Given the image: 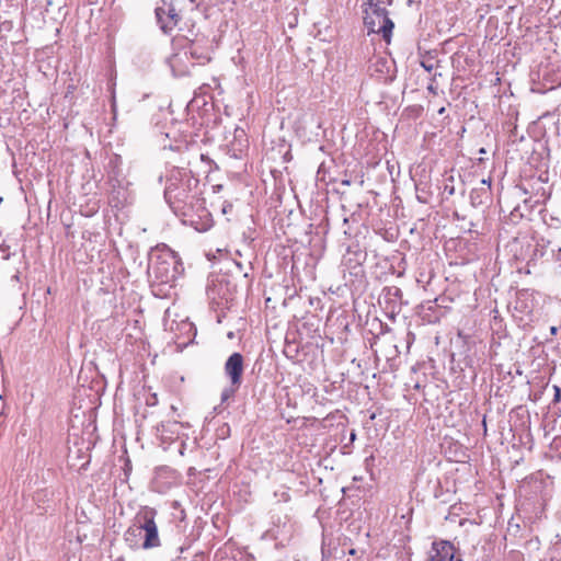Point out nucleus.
<instances>
[{
    "mask_svg": "<svg viewBox=\"0 0 561 561\" xmlns=\"http://www.w3.org/2000/svg\"><path fill=\"white\" fill-rule=\"evenodd\" d=\"M481 183L488 186V191L491 190V179H483Z\"/></svg>",
    "mask_w": 561,
    "mask_h": 561,
    "instance_id": "nucleus-15",
    "label": "nucleus"
},
{
    "mask_svg": "<svg viewBox=\"0 0 561 561\" xmlns=\"http://www.w3.org/2000/svg\"><path fill=\"white\" fill-rule=\"evenodd\" d=\"M444 111H445V108H444V107H442V108L438 111V113H439V114H443V112H444Z\"/></svg>",
    "mask_w": 561,
    "mask_h": 561,
    "instance_id": "nucleus-19",
    "label": "nucleus"
},
{
    "mask_svg": "<svg viewBox=\"0 0 561 561\" xmlns=\"http://www.w3.org/2000/svg\"><path fill=\"white\" fill-rule=\"evenodd\" d=\"M224 371L229 379V387L225 388L221 392V402L232 398L242 383V376L244 371V358L240 353H232L225 363Z\"/></svg>",
    "mask_w": 561,
    "mask_h": 561,
    "instance_id": "nucleus-4",
    "label": "nucleus"
},
{
    "mask_svg": "<svg viewBox=\"0 0 561 561\" xmlns=\"http://www.w3.org/2000/svg\"><path fill=\"white\" fill-rule=\"evenodd\" d=\"M427 90H428L431 93L436 94V88L434 87V84H433V83L428 84Z\"/></svg>",
    "mask_w": 561,
    "mask_h": 561,
    "instance_id": "nucleus-16",
    "label": "nucleus"
},
{
    "mask_svg": "<svg viewBox=\"0 0 561 561\" xmlns=\"http://www.w3.org/2000/svg\"><path fill=\"white\" fill-rule=\"evenodd\" d=\"M557 332H558V328H557V327H551V328H550V333H551L552 335H556V334H557Z\"/></svg>",
    "mask_w": 561,
    "mask_h": 561,
    "instance_id": "nucleus-18",
    "label": "nucleus"
},
{
    "mask_svg": "<svg viewBox=\"0 0 561 561\" xmlns=\"http://www.w3.org/2000/svg\"><path fill=\"white\" fill-rule=\"evenodd\" d=\"M343 184L348 185V184H350V181H343Z\"/></svg>",
    "mask_w": 561,
    "mask_h": 561,
    "instance_id": "nucleus-22",
    "label": "nucleus"
},
{
    "mask_svg": "<svg viewBox=\"0 0 561 561\" xmlns=\"http://www.w3.org/2000/svg\"><path fill=\"white\" fill-rule=\"evenodd\" d=\"M560 415H561V412H560Z\"/></svg>",
    "mask_w": 561,
    "mask_h": 561,
    "instance_id": "nucleus-24",
    "label": "nucleus"
},
{
    "mask_svg": "<svg viewBox=\"0 0 561 561\" xmlns=\"http://www.w3.org/2000/svg\"><path fill=\"white\" fill-rule=\"evenodd\" d=\"M167 471H168L167 469H161V470L159 471V474H160V473H162V472H167Z\"/></svg>",
    "mask_w": 561,
    "mask_h": 561,
    "instance_id": "nucleus-21",
    "label": "nucleus"
},
{
    "mask_svg": "<svg viewBox=\"0 0 561 561\" xmlns=\"http://www.w3.org/2000/svg\"><path fill=\"white\" fill-rule=\"evenodd\" d=\"M156 18L164 33L171 32L181 20L174 5L165 0H162V3L156 8Z\"/></svg>",
    "mask_w": 561,
    "mask_h": 561,
    "instance_id": "nucleus-8",
    "label": "nucleus"
},
{
    "mask_svg": "<svg viewBox=\"0 0 561 561\" xmlns=\"http://www.w3.org/2000/svg\"><path fill=\"white\" fill-rule=\"evenodd\" d=\"M364 24L370 33H381L382 37L389 42L392 28L394 26L393 22L388 16V12L385 8H380L378 5H371L369 11H366V15L364 16Z\"/></svg>",
    "mask_w": 561,
    "mask_h": 561,
    "instance_id": "nucleus-5",
    "label": "nucleus"
},
{
    "mask_svg": "<svg viewBox=\"0 0 561 561\" xmlns=\"http://www.w3.org/2000/svg\"><path fill=\"white\" fill-rule=\"evenodd\" d=\"M191 2H194L195 0H190Z\"/></svg>",
    "mask_w": 561,
    "mask_h": 561,
    "instance_id": "nucleus-23",
    "label": "nucleus"
},
{
    "mask_svg": "<svg viewBox=\"0 0 561 561\" xmlns=\"http://www.w3.org/2000/svg\"><path fill=\"white\" fill-rule=\"evenodd\" d=\"M184 50H187L188 55L193 59H196L197 61H202L203 62L204 60H209V57L206 54L198 53L197 49L194 46L185 48Z\"/></svg>",
    "mask_w": 561,
    "mask_h": 561,
    "instance_id": "nucleus-13",
    "label": "nucleus"
},
{
    "mask_svg": "<svg viewBox=\"0 0 561 561\" xmlns=\"http://www.w3.org/2000/svg\"><path fill=\"white\" fill-rule=\"evenodd\" d=\"M187 139L185 137L174 138V141H170L169 144H164L163 148H169L175 151H182L187 148Z\"/></svg>",
    "mask_w": 561,
    "mask_h": 561,
    "instance_id": "nucleus-12",
    "label": "nucleus"
},
{
    "mask_svg": "<svg viewBox=\"0 0 561 561\" xmlns=\"http://www.w3.org/2000/svg\"><path fill=\"white\" fill-rule=\"evenodd\" d=\"M164 198L175 215L194 208L201 202L199 181L191 171L172 168L167 176Z\"/></svg>",
    "mask_w": 561,
    "mask_h": 561,
    "instance_id": "nucleus-1",
    "label": "nucleus"
},
{
    "mask_svg": "<svg viewBox=\"0 0 561 561\" xmlns=\"http://www.w3.org/2000/svg\"><path fill=\"white\" fill-rule=\"evenodd\" d=\"M554 390H556L554 399H556V400H559L560 394H561L560 388L556 386V387H554Z\"/></svg>",
    "mask_w": 561,
    "mask_h": 561,
    "instance_id": "nucleus-17",
    "label": "nucleus"
},
{
    "mask_svg": "<svg viewBox=\"0 0 561 561\" xmlns=\"http://www.w3.org/2000/svg\"><path fill=\"white\" fill-rule=\"evenodd\" d=\"M156 516L157 511L151 507L146 506L139 510L134 518V525L125 533V540L129 542V545H137V540L135 538L144 531L145 538L141 547L144 549L159 547L161 542L158 534V526L156 524Z\"/></svg>",
    "mask_w": 561,
    "mask_h": 561,
    "instance_id": "nucleus-3",
    "label": "nucleus"
},
{
    "mask_svg": "<svg viewBox=\"0 0 561 561\" xmlns=\"http://www.w3.org/2000/svg\"><path fill=\"white\" fill-rule=\"evenodd\" d=\"M188 59V51L183 50L181 53L173 54L169 58V65L172 69V72L175 76H185L190 71V67L186 64V60Z\"/></svg>",
    "mask_w": 561,
    "mask_h": 561,
    "instance_id": "nucleus-11",
    "label": "nucleus"
},
{
    "mask_svg": "<svg viewBox=\"0 0 561 561\" xmlns=\"http://www.w3.org/2000/svg\"><path fill=\"white\" fill-rule=\"evenodd\" d=\"M421 66L427 71L432 72L435 69V62L430 59H424L421 61Z\"/></svg>",
    "mask_w": 561,
    "mask_h": 561,
    "instance_id": "nucleus-14",
    "label": "nucleus"
},
{
    "mask_svg": "<svg viewBox=\"0 0 561 561\" xmlns=\"http://www.w3.org/2000/svg\"><path fill=\"white\" fill-rule=\"evenodd\" d=\"M181 273V264L175 254L169 249L151 252L148 264V275L151 285L172 287Z\"/></svg>",
    "mask_w": 561,
    "mask_h": 561,
    "instance_id": "nucleus-2",
    "label": "nucleus"
},
{
    "mask_svg": "<svg viewBox=\"0 0 561 561\" xmlns=\"http://www.w3.org/2000/svg\"><path fill=\"white\" fill-rule=\"evenodd\" d=\"M513 308L516 312L514 313L516 318L520 321L528 320L535 308L533 294L528 290L518 291Z\"/></svg>",
    "mask_w": 561,
    "mask_h": 561,
    "instance_id": "nucleus-9",
    "label": "nucleus"
},
{
    "mask_svg": "<svg viewBox=\"0 0 561 561\" xmlns=\"http://www.w3.org/2000/svg\"><path fill=\"white\" fill-rule=\"evenodd\" d=\"M427 561H462L456 556V548L449 541L433 542L432 552Z\"/></svg>",
    "mask_w": 561,
    "mask_h": 561,
    "instance_id": "nucleus-10",
    "label": "nucleus"
},
{
    "mask_svg": "<svg viewBox=\"0 0 561 561\" xmlns=\"http://www.w3.org/2000/svg\"><path fill=\"white\" fill-rule=\"evenodd\" d=\"M176 216L182 217L184 224L190 225L198 232H205L213 226L210 213L205 207V201L196 203L194 208L185 209Z\"/></svg>",
    "mask_w": 561,
    "mask_h": 561,
    "instance_id": "nucleus-6",
    "label": "nucleus"
},
{
    "mask_svg": "<svg viewBox=\"0 0 561 561\" xmlns=\"http://www.w3.org/2000/svg\"><path fill=\"white\" fill-rule=\"evenodd\" d=\"M165 325L174 334L172 340L179 347L182 348L193 342L196 331L193 323L188 320L167 322Z\"/></svg>",
    "mask_w": 561,
    "mask_h": 561,
    "instance_id": "nucleus-7",
    "label": "nucleus"
},
{
    "mask_svg": "<svg viewBox=\"0 0 561 561\" xmlns=\"http://www.w3.org/2000/svg\"><path fill=\"white\" fill-rule=\"evenodd\" d=\"M480 153H485V149H484V148H481V149H480Z\"/></svg>",
    "mask_w": 561,
    "mask_h": 561,
    "instance_id": "nucleus-20",
    "label": "nucleus"
}]
</instances>
